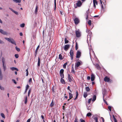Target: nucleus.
Returning <instances> with one entry per match:
<instances>
[{"label":"nucleus","mask_w":122,"mask_h":122,"mask_svg":"<svg viewBox=\"0 0 122 122\" xmlns=\"http://www.w3.org/2000/svg\"><path fill=\"white\" fill-rule=\"evenodd\" d=\"M81 51L79 50L77 51L76 57L77 58H79L81 56Z\"/></svg>","instance_id":"3"},{"label":"nucleus","mask_w":122,"mask_h":122,"mask_svg":"<svg viewBox=\"0 0 122 122\" xmlns=\"http://www.w3.org/2000/svg\"><path fill=\"white\" fill-rule=\"evenodd\" d=\"M74 21L75 24H77L79 22V19L77 18H76L74 20Z\"/></svg>","instance_id":"6"},{"label":"nucleus","mask_w":122,"mask_h":122,"mask_svg":"<svg viewBox=\"0 0 122 122\" xmlns=\"http://www.w3.org/2000/svg\"><path fill=\"white\" fill-rule=\"evenodd\" d=\"M39 47H40L39 45L37 47L36 50L35 51V53H36V54L35 55V56H36L37 52V50L39 49Z\"/></svg>","instance_id":"23"},{"label":"nucleus","mask_w":122,"mask_h":122,"mask_svg":"<svg viewBox=\"0 0 122 122\" xmlns=\"http://www.w3.org/2000/svg\"><path fill=\"white\" fill-rule=\"evenodd\" d=\"M12 81H13L14 82V83H15V84H16V82L15 80L13 79L12 80Z\"/></svg>","instance_id":"60"},{"label":"nucleus","mask_w":122,"mask_h":122,"mask_svg":"<svg viewBox=\"0 0 122 122\" xmlns=\"http://www.w3.org/2000/svg\"><path fill=\"white\" fill-rule=\"evenodd\" d=\"M76 5L78 7H80L82 5V3L80 1H78L76 3Z\"/></svg>","instance_id":"11"},{"label":"nucleus","mask_w":122,"mask_h":122,"mask_svg":"<svg viewBox=\"0 0 122 122\" xmlns=\"http://www.w3.org/2000/svg\"><path fill=\"white\" fill-rule=\"evenodd\" d=\"M78 92L77 91H76V96L75 98L74 99V100H76L77 98L78 97Z\"/></svg>","instance_id":"28"},{"label":"nucleus","mask_w":122,"mask_h":122,"mask_svg":"<svg viewBox=\"0 0 122 122\" xmlns=\"http://www.w3.org/2000/svg\"><path fill=\"white\" fill-rule=\"evenodd\" d=\"M2 62H5V59L3 57H2Z\"/></svg>","instance_id":"39"},{"label":"nucleus","mask_w":122,"mask_h":122,"mask_svg":"<svg viewBox=\"0 0 122 122\" xmlns=\"http://www.w3.org/2000/svg\"><path fill=\"white\" fill-rule=\"evenodd\" d=\"M96 96L95 95H94L92 97V101L94 102L96 100Z\"/></svg>","instance_id":"16"},{"label":"nucleus","mask_w":122,"mask_h":122,"mask_svg":"<svg viewBox=\"0 0 122 122\" xmlns=\"http://www.w3.org/2000/svg\"><path fill=\"white\" fill-rule=\"evenodd\" d=\"M15 57L16 58H18L19 57L18 55L17 54H15Z\"/></svg>","instance_id":"50"},{"label":"nucleus","mask_w":122,"mask_h":122,"mask_svg":"<svg viewBox=\"0 0 122 122\" xmlns=\"http://www.w3.org/2000/svg\"><path fill=\"white\" fill-rule=\"evenodd\" d=\"M76 34L77 37H79L81 36V32L79 30L76 31Z\"/></svg>","instance_id":"2"},{"label":"nucleus","mask_w":122,"mask_h":122,"mask_svg":"<svg viewBox=\"0 0 122 122\" xmlns=\"http://www.w3.org/2000/svg\"><path fill=\"white\" fill-rule=\"evenodd\" d=\"M1 116L4 118H5V116L3 113H1Z\"/></svg>","instance_id":"35"},{"label":"nucleus","mask_w":122,"mask_h":122,"mask_svg":"<svg viewBox=\"0 0 122 122\" xmlns=\"http://www.w3.org/2000/svg\"><path fill=\"white\" fill-rule=\"evenodd\" d=\"M59 58L60 60H62L63 58L62 56L60 54L59 55Z\"/></svg>","instance_id":"31"},{"label":"nucleus","mask_w":122,"mask_h":122,"mask_svg":"<svg viewBox=\"0 0 122 122\" xmlns=\"http://www.w3.org/2000/svg\"><path fill=\"white\" fill-rule=\"evenodd\" d=\"M94 6L95 8H96V4L97 5V2L96 0H93Z\"/></svg>","instance_id":"14"},{"label":"nucleus","mask_w":122,"mask_h":122,"mask_svg":"<svg viewBox=\"0 0 122 122\" xmlns=\"http://www.w3.org/2000/svg\"><path fill=\"white\" fill-rule=\"evenodd\" d=\"M0 33L4 35H7V32L1 29H0Z\"/></svg>","instance_id":"7"},{"label":"nucleus","mask_w":122,"mask_h":122,"mask_svg":"<svg viewBox=\"0 0 122 122\" xmlns=\"http://www.w3.org/2000/svg\"><path fill=\"white\" fill-rule=\"evenodd\" d=\"M94 120H95L96 122H97L98 121V117H95L94 118Z\"/></svg>","instance_id":"32"},{"label":"nucleus","mask_w":122,"mask_h":122,"mask_svg":"<svg viewBox=\"0 0 122 122\" xmlns=\"http://www.w3.org/2000/svg\"><path fill=\"white\" fill-rule=\"evenodd\" d=\"M71 72H73L74 73L75 72V71L74 70L73 67H72V69L71 70Z\"/></svg>","instance_id":"54"},{"label":"nucleus","mask_w":122,"mask_h":122,"mask_svg":"<svg viewBox=\"0 0 122 122\" xmlns=\"http://www.w3.org/2000/svg\"><path fill=\"white\" fill-rule=\"evenodd\" d=\"M30 119L29 118L27 120V122H30Z\"/></svg>","instance_id":"64"},{"label":"nucleus","mask_w":122,"mask_h":122,"mask_svg":"<svg viewBox=\"0 0 122 122\" xmlns=\"http://www.w3.org/2000/svg\"><path fill=\"white\" fill-rule=\"evenodd\" d=\"M89 54L90 55V57L91 58L92 56L91 53H93V54H95L94 51H93L92 49L91 48L89 49Z\"/></svg>","instance_id":"10"},{"label":"nucleus","mask_w":122,"mask_h":122,"mask_svg":"<svg viewBox=\"0 0 122 122\" xmlns=\"http://www.w3.org/2000/svg\"><path fill=\"white\" fill-rule=\"evenodd\" d=\"M65 44H66L68 43L69 41L68 40H67L66 38H65Z\"/></svg>","instance_id":"27"},{"label":"nucleus","mask_w":122,"mask_h":122,"mask_svg":"<svg viewBox=\"0 0 122 122\" xmlns=\"http://www.w3.org/2000/svg\"><path fill=\"white\" fill-rule=\"evenodd\" d=\"M87 79L88 80H89L90 79V76H88L87 77Z\"/></svg>","instance_id":"63"},{"label":"nucleus","mask_w":122,"mask_h":122,"mask_svg":"<svg viewBox=\"0 0 122 122\" xmlns=\"http://www.w3.org/2000/svg\"><path fill=\"white\" fill-rule=\"evenodd\" d=\"M9 9L13 12V11L14 10L12 9L11 8H10V7L9 8Z\"/></svg>","instance_id":"62"},{"label":"nucleus","mask_w":122,"mask_h":122,"mask_svg":"<svg viewBox=\"0 0 122 122\" xmlns=\"http://www.w3.org/2000/svg\"><path fill=\"white\" fill-rule=\"evenodd\" d=\"M108 108L109 110V111L110 112L111 111V107L110 106H109L108 107Z\"/></svg>","instance_id":"47"},{"label":"nucleus","mask_w":122,"mask_h":122,"mask_svg":"<svg viewBox=\"0 0 122 122\" xmlns=\"http://www.w3.org/2000/svg\"><path fill=\"white\" fill-rule=\"evenodd\" d=\"M30 89L28 91V96H29L30 94Z\"/></svg>","instance_id":"56"},{"label":"nucleus","mask_w":122,"mask_h":122,"mask_svg":"<svg viewBox=\"0 0 122 122\" xmlns=\"http://www.w3.org/2000/svg\"><path fill=\"white\" fill-rule=\"evenodd\" d=\"M3 79V76L2 74L0 68V80H1Z\"/></svg>","instance_id":"12"},{"label":"nucleus","mask_w":122,"mask_h":122,"mask_svg":"<svg viewBox=\"0 0 122 122\" xmlns=\"http://www.w3.org/2000/svg\"><path fill=\"white\" fill-rule=\"evenodd\" d=\"M68 79L69 82H71L72 81V79L71 77V76L69 74L68 75Z\"/></svg>","instance_id":"15"},{"label":"nucleus","mask_w":122,"mask_h":122,"mask_svg":"<svg viewBox=\"0 0 122 122\" xmlns=\"http://www.w3.org/2000/svg\"><path fill=\"white\" fill-rule=\"evenodd\" d=\"M53 105L54 104L52 102L50 104V106L51 107H52L53 106Z\"/></svg>","instance_id":"57"},{"label":"nucleus","mask_w":122,"mask_h":122,"mask_svg":"<svg viewBox=\"0 0 122 122\" xmlns=\"http://www.w3.org/2000/svg\"><path fill=\"white\" fill-rule=\"evenodd\" d=\"M78 49V47L77 45V43H76V46H75V49H76V50H77Z\"/></svg>","instance_id":"49"},{"label":"nucleus","mask_w":122,"mask_h":122,"mask_svg":"<svg viewBox=\"0 0 122 122\" xmlns=\"http://www.w3.org/2000/svg\"><path fill=\"white\" fill-rule=\"evenodd\" d=\"M100 1L101 4V9L102 8V9L103 10V5H102V2L101 1V0H100Z\"/></svg>","instance_id":"41"},{"label":"nucleus","mask_w":122,"mask_h":122,"mask_svg":"<svg viewBox=\"0 0 122 122\" xmlns=\"http://www.w3.org/2000/svg\"><path fill=\"white\" fill-rule=\"evenodd\" d=\"M29 85H27L26 86L25 92H26L27 91L28 89L29 88Z\"/></svg>","instance_id":"48"},{"label":"nucleus","mask_w":122,"mask_h":122,"mask_svg":"<svg viewBox=\"0 0 122 122\" xmlns=\"http://www.w3.org/2000/svg\"><path fill=\"white\" fill-rule=\"evenodd\" d=\"M70 45L68 44L65 45L64 47V50L66 51L70 47Z\"/></svg>","instance_id":"8"},{"label":"nucleus","mask_w":122,"mask_h":122,"mask_svg":"<svg viewBox=\"0 0 122 122\" xmlns=\"http://www.w3.org/2000/svg\"><path fill=\"white\" fill-rule=\"evenodd\" d=\"M92 98H90V99H89L88 100V103H89V104H90V102H91V100H92Z\"/></svg>","instance_id":"53"},{"label":"nucleus","mask_w":122,"mask_h":122,"mask_svg":"<svg viewBox=\"0 0 122 122\" xmlns=\"http://www.w3.org/2000/svg\"><path fill=\"white\" fill-rule=\"evenodd\" d=\"M64 71V70L63 69H61L60 70V74H63V72Z\"/></svg>","instance_id":"30"},{"label":"nucleus","mask_w":122,"mask_h":122,"mask_svg":"<svg viewBox=\"0 0 122 122\" xmlns=\"http://www.w3.org/2000/svg\"><path fill=\"white\" fill-rule=\"evenodd\" d=\"M0 44H4V42L0 39Z\"/></svg>","instance_id":"46"},{"label":"nucleus","mask_w":122,"mask_h":122,"mask_svg":"<svg viewBox=\"0 0 122 122\" xmlns=\"http://www.w3.org/2000/svg\"><path fill=\"white\" fill-rule=\"evenodd\" d=\"M69 99H71L73 97V95L71 93L69 92Z\"/></svg>","instance_id":"19"},{"label":"nucleus","mask_w":122,"mask_h":122,"mask_svg":"<svg viewBox=\"0 0 122 122\" xmlns=\"http://www.w3.org/2000/svg\"><path fill=\"white\" fill-rule=\"evenodd\" d=\"M74 122H78L77 118H75Z\"/></svg>","instance_id":"59"},{"label":"nucleus","mask_w":122,"mask_h":122,"mask_svg":"<svg viewBox=\"0 0 122 122\" xmlns=\"http://www.w3.org/2000/svg\"><path fill=\"white\" fill-rule=\"evenodd\" d=\"M2 66L3 67L6 66L5 64V62H2Z\"/></svg>","instance_id":"55"},{"label":"nucleus","mask_w":122,"mask_h":122,"mask_svg":"<svg viewBox=\"0 0 122 122\" xmlns=\"http://www.w3.org/2000/svg\"><path fill=\"white\" fill-rule=\"evenodd\" d=\"M12 0L14 2L17 3H20L21 0Z\"/></svg>","instance_id":"17"},{"label":"nucleus","mask_w":122,"mask_h":122,"mask_svg":"<svg viewBox=\"0 0 122 122\" xmlns=\"http://www.w3.org/2000/svg\"><path fill=\"white\" fill-rule=\"evenodd\" d=\"M60 76L61 77V78H64V74H60Z\"/></svg>","instance_id":"40"},{"label":"nucleus","mask_w":122,"mask_h":122,"mask_svg":"<svg viewBox=\"0 0 122 122\" xmlns=\"http://www.w3.org/2000/svg\"><path fill=\"white\" fill-rule=\"evenodd\" d=\"M9 9L13 12V11L14 10L12 9L11 8H10V7L9 8Z\"/></svg>","instance_id":"61"},{"label":"nucleus","mask_w":122,"mask_h":122,"mask_svg":"<svg viewBox=\"0 0 122 122\" xmlns=\"http://www.w3.org/2000/svg\"><path fill=\"white\" fill-rule=\"evenodd\" d=\"M95 66L96 67V68L98 69H100V66H99V65L97 64H96L95 65Z\"/></svg>","instance_id":"22"},{"label":"nucleus","mask_w":122,"mask_h":122,"mask_svg":"<svg viewBox=\"0 0 122 122\" xmlns=\"http://www.w3.org/2000/svg\"><path fill=\"white\" fill-rule=\"evenodd\" d=\"M16 50L18 51H20V49L19 48H18L17 46L15 47Z\"/></svg>","instance_id":"38"},{"label":"nucleus","mask_w":122,"mask_h":122,"mask_svg":"<svg viewBox=\"0 0 122 122\" xmlns=\"http://www.w3.org/2000/svg\"><path fill=\"white\" fill-rule=\"evenodd\" d=\"M54 6H55L54 10H55L56 9V0H54Z\"/></svg>","instance_id":"33"},{"label":"nucleus","mask_w":122,"mask_h":122,"mask_svg":"<svg viewBox=\"0 0 122 122\" xmlns=\"http://www.w3.org/2000/svg\"><path fill=\"white\" fill-rule=\"evenodd\" d=\"M88 24L90 25H91V20H89L88 22Z\"/></svg>","instance_id":"36"},{"label":"nucleus","mask_w":122,"mask_h":122,"mask_svg":"<svg viewBox=\"0 0 122 122\" xmlns=\"http://www.w3.org/2000/svg\"><path fill=\"white\" fill-rule=\"evenodd\" d=\"M86 32L88 33V34L87 35V38L88 39L89 38H90V37L91 35L92 32H91V31L89 30H86Z\"/></svg>","instance_id":"4"},{"label":"nucleus","mask_w":122,"mask_h":122,"mask_svg":"<svg viewBox=\"0 0 122 122\" xmlns=\"http://www.w3.org/2000/svg\"><path fill=\"white\" fill-rule=\"evenodd\" d=\"M73 50H71L70 52V55L71 56V60H72L73 57Z\"/></svg>","instance_id":"5"},{"label":"nucleus","mask_w":122,"mask_h":122,"mask_svg":"<svg viewBox=\"0 0 122 122\" xmlns=\"http://www.w3.org/2000/svg\"><path fill=\"white\" fill-rule=\"evenodd\" d=\"M85 89L86 91L87 92H88L90 90V89L88 87H86Z\"/></svg>","instance_id":"26"},{"label":"nucleus","mask_w":122,"mask_h":122,"mask_svg":"<svg viewBox=\"0 0 122 122\" xmlns=\"http://www.w3.org/2000/svg\"><path fill=\"white\" fill-rule=\"evenodd\" d=\"M92 113L90 112L86 114V116L87 117H89L92 116Z\"/></svg>","instance_id":"29"},{"label":"nucleus","mask_w":122,"mask_h":122,"mask_svg":"<svg viewBox=\"0 0 122 122\" xmlns=\"http://www.w3.org/2000/svg\"><path fill=\"white\" fill-rule=\"evenodd\" d=\"M95 79V76L94 75L92 74L91 76V80L92 81H93Z\"/></svg>","instance_id":"13"},{"label":"nucleus","mask_w":122,"mask_h":122,"mask_svg":"<svg viewBox=\"0 0 122 122\" xmlns=\"http://www.w3.org/2000/svg\"><path fill=\"white\" fill-rule=\"evenodd\" d=\"M104 81L106 82H108L109 81L110 79L107 76H106L104 78Z\"/></svg>","instance_id":"9"},{"label":"nucleus","mask_w":122,"mask_h":122,"mask_svg":"<svg viewBox=\"0 0 122 122\" xmlns=\"http://www.w3.org/2000/svg\"><path fill=\"white\" fill-rule=\"evenodd\" d=\"M10 69L12 71L16 70L17 71H18V69L14 67H12L10 68Z\"/></svg>","instance_id":"18"},{"label":"nucleus","mask_w":122,"mask_h":122,"mask_svg":"<svg viewBox=\"0 0 122 122\" xmlns=\"http://www.w3.org/2000/svg\"><path fill=\"white\" fill-rule=\"evenodd\" d=\"M13 12L15 14H16V15H18V13L17 12V11H16L14 10Z\"/></svg>","instance_id":"51"},{"label":"nucleus","mask_w":122,"mask_h":122,"mask_svg":"<svg viewBox=\"0 0 122 122\" xmlns=\"http://www.w3.org/2000/svg\"><path fill=\"white\" fill-rule=\"evenodd\" d=\"M81 64L80 62H78L76 63V66L77 67H78Z\"/></svg>","instance_id":"24"},{"label":"nucleus","mask_w":122,"mask_h":122,"mask_svg":"<svg viewBox=\"0 0 122 122\" xmlns=\"http://www.w3.org/2000/svg\"><path fill=\"white\" fill-rule=\"evenodd\" d=\"M38 7L37 6H36V8L35 9V13L36 14L37 11Z\"/></svg>","instance_id":"37"},{"label":"nucleus","mask_w":122,"mask_h":122,"mask_svg":"<svg viewBox=\"0 0 122 122\" xmlns=\"http://www.w3.org/2000/svg\"><path fill=\"white\" fill-rule=\"evenodd\" d=\"M27 102V97H26L25 98V100L24 102L26 104Z\"/></svg>","instance_id":"45"},{"label":"nucleus","mask_w":122,"mask_h":122,"mask_svg":"<svg viewBox=\"0 0 122 122\" xmlns=\"http://www.w3.org/2000/svg\"><path fill=\"white\" fill-rule=\"evenodd\" d=\"M5 39L12 44L16 45L15 42L13 39L11 38H8L7 37L5 38Z\"/></svg>","instance_id":"1"},{"label":"nucleus","mask_w":122,"mask_h":122,"mask_svg":"<svg viewBox=\"0 0 122 122\" xmlns=\"http://www.w3.org/2000/svg\"><path fill=\"white\" fill-rule=\"evenodd\" d=\"M67 64V63L66 62L63 65V67L64 68H66V65Z\"/></svg>","instance_id":"34"},{"label":"nucleus","mask_w":122,"mask_h":122,"mask_svg":"<svg viewBox=\"0 0 122 122\" xmlns=\"http://www.w3.org/2000/svg\"><path fill=\"white\" fill-rule=\"evenodd\" d=\"M61 83L63 84H65V82L64 80L63 79V78H61Z\"/></svg>","instance_id":"20"},{"label":"nucleus","mask_w":122,"mask_h":122,"mask_svg":"<svg viewBox=\"0 0 122 122\" xmlns=\"http://www.w3.org/2000/svg\"><path fill=\"white\" fill-rule=\"evenodd\" d=\"M41 60L39 58V57L38 59V63L37 65L38 66H39L40 65Z\"/></svg>","instance_id":"21"},{"label":"nucleus","mask_w":122,"mask_h":122,"mask_svg":"<svg viewBox=\"0 0 122 122\" xmlns=\"http://www.w3.org/2000/svg\"><path fill=\"white\" fill-rule=\"evenodd\" d=\"M3 67V69L4 70V71H5V70H6V66H5V67Z\"/></svg>","instance_id":"58"},{"label":"nucleus","mask_w":122,"mask_h":122,"mask_svg":"<svg viewBox=\"0 0 122 122\" xmlns=\"http://www.w3.org/2000/svg\"><path fill=\"white\" fill-rule=\"evenodd\" d=\"M89 9L88 10L86 11V15H89Z\"/></svg>","instance_id":"44"},{"label":"nucleus","mask_w":122,"mask_h":122,"mask_svg":"<svg viewBox=\"0 0 122 122\" xmlns=\"http://www.w3.org/2000/svg\"><path fill=\"white\" fill-rule=\"evenodd\" d=\"M80 121L81 122H85V120L82 119H81L80 120Z\"/></svg>","instance_id":"52"},{"label":"nucleus","mask_w":122,"mask_h":122,"mask_svg":"<svg viewBox=\"0 0 122 122\" xmlns=\"http://www.w3.org/2000/svg\"><path fill=\"white\" fill-rule=\"evenodd\" d=\"M87 96V92H84L83 93V96L84 98H86Z\"/></svg>","instance_id":"25"},{"label":"nucleus","mask_w":122,"mask_h":122,"mask_svg":"<svg viewBox=\"0 0 122 122\" xmlns=\"http://www.w3.org/2000/svg\"><path fill=\"white\" fill-rule=\"evenodd\" d=\"M25 25V24L24 23H23L20 24V27H24Z\"/></svg>","instance_id":"42"},{"label":"nucleus","mask_w":122,"mask_h":122,"mask_svg":"<svg viewBox=\"0 0 122 122\" xmlns=\"http://www.w3.org/2000/svg\"><path fill=\"white\" fill-rule=\"evenodd\" d=\"M32 82V78H30L29 81V84H30Z\"/></svg>","instance_id":"43"}]
</instances>
